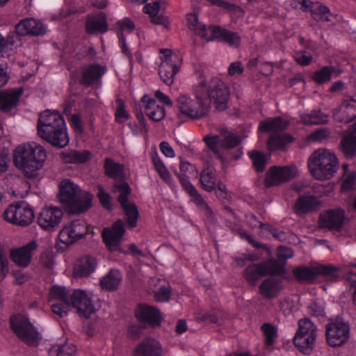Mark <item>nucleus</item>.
<instances>
[{
	"label": "nucleus",
	"instance_id": "56",
	"mask_svg": "<svg viewBox=\"0 0 356 356\" xmlns=\"http://www.w3.org/2000/svg\"><path fill=\"white\" fill-rule=\"evenodd\" d=\"M175 173L179 177V180L181 186L189 195H191L193 193H196L197 189L190 182L187 175H180V174L177 170H175Z\"/></svg>",
	"mask_w": 356,
	"mask_h": 356
},
{
	"label": "nucleus",
	"instance_id": "3",
	"mask_svg": "<svg viewBox=\"0 0 356 356\" xmlns=\"http://www.w3.org/2000/svg\"><path fill=\"white\" fill-rule=\"evenodd\" d=\"M204 86H193V92L195 99L188 95H180L176 99L179 118H187L191 120H198L204 118L209 113V102L205 99V93L202 89Z\"/></svg>",
	"mask_w": 356,
	"mask_h": 356
},
{
	"label": "nucleus",
	"instance_id": "13",
	"mask_svg": "<svg viewBox=\"0 0 356 356\" xmlns=\"http://www.w3.org/2000/svg\"><path fill=\"white\" fill-rule=\"evenodd\" d=\"M296 173L295 166H272L266 172L264 185L266 188L278 186L296 177Z\"/></svg>",
	"mask_w": 356,
	"mask_h": 356
},
{
	"label": "nucleus",
	"instance_id": "40",
	"mask_svg": "<svg viewBox=\"0 0 356 356\" xmlns=\"http://www.w3.org/2000/svg\"><path fill=\"white\" fill-rule=\"evenodd\" d=\"M289 123L281 118L277 117L273 119H268L261 121L259 124V129L264 131H278L287 128Z\"/></svg>",
	"mask_w": 356,
	"mask_h": 356
},
{
	"label": "nucleus",
	"instance_id": "27",
	"mask_svg": "<svg viewBox=\"0 0 356 356\" xmlns=\"http://www.w3.org/2000/svg\"><path fill=\"white\" fill-rule=\"evenodd\" d=\"M300 4L303 11H307L310 8L312 16L316 21H332L331 17L333 15L330 13V10L327 6L321 5L318 3H312L311 0H302Z\"/></svg>",
	"mask_w": 356,
	"mask_h": 356
},
{
	"label": "nucleus",
	"instance_id": "28",
	"mask_svg": "<svg viewBox=\"0 0 356 356\" xmlns=\"http://www.w3.org/2000/svg\"><path fill=\"white\" fill-rule=\"evenodd\" d=\"M282 287L280 280L269 277L265 279L259 285V290L260 294L265 298L273 299L277 296L278 292Z\"/></svg>",
	"mask_w": 356,
	"mask_h": 356
},
{
	"label": "nucleus",
	"instance_id": "20",
	"mask_svg": "<svg viewBox=\"0 0 356 356\" xmlns=\"http://www.w3.org/2000/svg\"><path fill=\"white\" fill-rule=\"evenodd\" d=\"M345 219L343 210L337 209L328 210L320 214L318 219L319 227L330 230L340 231Z\"/></svg>",
	"mask_w": 356,
	"mask_h": 356
},
{
	"label": "nucleus",
	"instance_id": "30",
	"mask_svg": "<svg viewBox=\"0 0 356 356\" xmlns=\"http://www.w3.org/2000/svg\"><path fill=\"white\" fill-rule=\"evenodd\" d=\"M160 6V2L155 1L153 3H147L143 7V12L150 15L152 23L162 25L168 29L169 26L168 18L162 14H159Z\"/></svg>",
	"mask_w": 356,
	"mask_h": 356
},
{
	"label": "nucleus",
	"instance_id": "8",
	"mask_svg": "<svg viewBox=\"0 0 356 356\" xmlns=\"http://www.w3.org/2000/svg\"><path fill=\"white\" fill-rule=\"evenodd\" d=\"M317 337V327L309 318L298 321V328L293 337L295 346L305 355H309Z\"/></svg>",
	"mask_w": 356,
	"mask_h": 356
},
{
	"label": "nucleus",
	"instance_id": "53",
	"mask_svg": "<svg viewBox=\"0 0 356 356\" xmlns=\"http://www.w3.org/2000/svg\"><path fill=\"white\" fill-rule=\"evenodd\" d=\"M211 28H220V26L211 25L209 27H207L204 24L200 25V27L195 33L207 40H212L215 38L218 39V36L214 34V32H213V29Z\"/></svg>",
	"mask_w": 356,
	"mask_h": 356
},
{
	"label": "nucleus",
	"instance_id": "32",
	"mask_svg": "<svg viewBox=\"0 0 356 356\" xmlns=\"http://www.w3.org/2000/svg\"><path fill=\"white\" fill-rule=\"evenodd\" d=\"M22 94V89L12 92H0V110L3 112H8L17 104L19 97Z\"/></svg>",
	"mask_w": 356,
	"mask_h": 356
},
{
	"label": "nucleus",
	"instance_id": "10",
	"mask_svg": "<svg viewBox=\"0 0 356 356\" xmlns=\"http://www.w3.org/2000/svg\"><path fill=\"white\" fill-rule=\"evenodd\" d=\"M35 215L33 209L25 202L10 205L3 212V218L13 225L26 227L32 223Z\"/></svg>",
	"mask_w": 356,
	"mask_h": 356
},
{
	"label": "nucleus",
	"instance_id": "18",
	"mask_svg": "<svg viewBox=\"0 0 356 356\" xmlns=\"http://www.w3.org/2000/svg\"><path fill=\"white\" fill-rule=\"evenodd\" d=\"M38 246L37 241L33 240L24 246L12 249L10 252V258L17 266L26 268L31 264L33 252Z\"/></svg>",
	"mask_w": 356,
	"mask_h": 356
},
{
	"label": "nucleus",
	"instance_id": "52",
	"mask_svg": "<svg viewBox=\"0 0 356 356\" xmlns=\"http://www.w3.org/2000/svg\"><path fill=\"white\" fill-rule=\"evenodd\" d=\"M97 196L99 198L101 204L104 207V209L107 210L112 209L111 195L107 192H106L103 187L100 185L97 186Z\"/></svg>",
	"mask_w": 356,
	"mask_h": 356
},
{
	"label": "nucleus",
	"instance_id": "25",
	"mask_svg": "<svg viewBox=\"0 0 356 356\" xmlns=\"http://www.w3.org/2000/svg\"><path fill=\"white\" fill-rule=\"evenodd\" d=\"M162 353L161 343L152 337H147L136 347L134 356H161Z\"/></svg>",
	"mask_w": 356,
	"mask_h": 356
},
{
	"label": "nucleus",
	"instance_id": "55",
	"mask_svg": "<svg viewBox=\"0 0 356 356\" xmlns=\"http://www.w3.org/2000/svg\"><path fill=\"white\" fill-rule=\"evenodd\" d=\"M356 182V172L353 171L343 175L341 188L343 191H350L353 188Z\"/></svg>",
	"mask_w": 356,
	"mask_h": 356
},
{
	"label": "nucleus",
	"instance_id": "36",
	"mask_svg": "<svg viewBox=\"0 0 356 356\" xmlns=\"http://www.w3.org/2000/svg\"><path fill=\"white\" fill-rule=\"evenodd\" d=\"M61 156L64 163L81 164L90 160L91 153L88 150L77 151L72 149L63 152Z\"/></svg>",
	"mask_w": 356,
	"mask_h": 356
},
{
	"label": "nucleus",
	"instance_id": "16",
	"mask_svg": "<svg viewBox=\"0 0 356 356\" xmlns=\"http://www.w3.org/2000/svg\"><path fill=\"white\" fill-rule=\"evenodd\" d=\"M88 232L86 222L83 220L72 221L67 226H65L59 232L58 237L60 241L65 245H70L82 238Z\"/></svg>",
	"mask_w": 356,
	"mask_h": 356
},
{
	"label": "nucleus",
	"instance_id": "63",
	"mask_svg": "<svg viewBox=\"0 0 356 356\" xmlns=\"http://www.w3.org/2000/svg\"><path fill=\"white\" fill-rule=\"evenodd\" d=\"M186 19L188 28L191 30H193L195 33L199 29L200 25H202L201 23L198 22L197 17L195 14H188Z\"/></svg>",
	"mask_w": 356,
	"mask_h": 356
},
{
	"label": "nucleus",
	"instance_id": "4",
	"mask_svg": "<svg viewBox=\"0 0 356 356\" xmlns=\"http://www.w3.org/2000/svg\"><path fill=\"white\" fill-rule=\"evenodd\" d=\"M46 159V152L42 147L32 142L19 146L14 153V163L22 170L27 177L31 178L42 167Z\"/></svg>",
	"mask_w": 356,
	"mask_h": 356
},
{
	"label": "nucleus",
	"instance_id": "7",
	"mask_svg": "<svg viewBox=\"0 0 356 356\" xmlns=\"http://www.w3.org/2000/svg\"><path fill=\"white\" fill-rule=\"evenodd\" d=\"M198 78L197 85L204 86L203 91L205 93V99L209 102V108L211 102L218 111H224L227 106V101L229 96V90L224 82L217 77L212 78L207 83L204 72L202 70L196 72Z\"/></svg>",
	"mask_w": 356,
	"mask_h": 356
},
{
	"label": "nucleus",
	"instance_id": "35",
	"mask_svg": "<svg viewBox=\"0 0 356 356\" xmlns=\"http://www.w3.org/2000/svg\"><path fill=\"white\" fill-rule=\"evenodd\" d=\"M122 274L119 270L111 269L99 281L102 289L107 291L116 290L122 281Z\"/></svg>",
	"mask_w": 356,
	"mask_h": 356
},
{
	"label": "nucleus",
	"instance_id": "11",
	"mask_svg": "<svg viewBox=\"0 0 356 356\" xmlns=\"http://www.w3.org/2000/svg\"><path fill=\"white\" fill-rule=\"evenodd\" d=\"M350 337V326L341 317L337 316L326 325V339L332 347L343 345Z\"/></svg>",
	"mask_w": 356,
	"mask_h": 356
},
{
	"label": "nucleus",
	"instance_id": "23",
	"mask_svg": "<svg viewBox=\"0 0 356 356\" xmlns=\"http://www.w3.org/2000/svg\"><path fill=\"white\" fill-rule=\"evenodd\" d=\"M333 118L342 123H349L356 119V102L351 97L343 100L339 108L333 111Z\"/></svg>",
	"mask_w": 356,
	"mask_h": 356
},
{
	"label": "nucleus",
	"instance_id": "64",
	"mask_svg": "<svg viewBox=\"0 0 356 356\" xmlns=\"http://www.w3.org/2000/svg\"><path fill=\"white\" fill-rule=\"evenodd\" d=\"M118 26L122 31L129 30L130 32L135 29L134 23L129 18H124L117 23Z\"/></svg>",
	"mask_w": 356,
	"mask_h": 356
},
{
	"label": "nucleus",
	"instance_id": "38",
	"mask_svg": "<svg viewBox=\"0 0 356 356\" xmlns=\"http://www.w3.org/2000/svg\"><path fill=\"white\" fill-rule=\"evenodd\" d=\"M293 140V138L286 134H272L268 138L267 146L270 151L283 150Z\"/></svg>",
	"mask_w": 356,
	"mask_h": 356
},
{
	"label": "nucleus",
	"instance_id": "6",
	"mask_svg": "<svg viewBox=\"0 0 356 356\" xmlns=\"http://www.w3.org/2000/svg\"><path fill=\"white\" fill-rule=\"evenodd\" d=\"M307 164L310 173L316 179L327 180L334 177L339 161L330 151L318 149L311 154Z\"/></svg>",
	"mask_w": 356,
	"mask_h": 356
},
{
	"label": "nucleus",
	"instance_id": "60",
	"mask_svg": "<svg viewBox=\"0 0 356 356\" xmlns=\"http://www.w3.org/2000/svg\"><path fill=\"white\" fill-rule=\"evenodd\" d=\"M294 255V252L291 248H286L280 246L278 248L277 257L278 259L286 263V260L290 258H292Z\"/></svg>",
	"mask_w": 356,
	"mask_h": 356
},
{
	"label": "nucleus",
	"instance_id": "17",
	"mask_svg": "<svg viewBox=\"0 0 356 356\" xmlns=\"http://www.w3.org/2000/svg\"><path fill=\"white\" fill-rule=\"evenodd\" d=\"M106 72V67L99 64H91L81 68L79 83L86 88L98 87L101 84V78Z\"/></svg>",
	"mask_w": 356,
	"mask_h": 356
},
{
	"label": "nucleus",
	"instance_id": "21",
	"mask_svg": "<svg viewBox=\"0 0 356 356\" xmlns=\"http://www.w3.org/2000/svg\"><path fill=\"white\" fill-rule=\"evenodd\" d=\"M76 308L77 312L85 317L90 316L95 312L94 305L92 303L90 297H89L85 291L77 289L74 290L70 296V306Z\"/></svg>",
	"mask_w": 356,
	"mask_h": 356
},
{
	"label": "nucleus",
	"instance_id": "39",
	"mask_svg": "<svg viewBox=\"0 0 356 356\" xmlns=\"http://www.w3.org/2000/svg\"><path fill=\"white\" fill-rule=\"evenodd\" d=\"M264 276H266V275L261 263L249 265L244 270L245 279L249 284L253 286Z\"/></svg>",
	"mask_w": 356,
	"mask_h": 356
},
{
	"label": "nucleus",
	"instance_id": "26",
	"mask_svg": "<svg viewBox=\"0 0 356 356\" xmlns=\"http://www.w3.org/2000/svg\"><path fill=\"white\" fill-rule=\"evenodd\" d=\"M321 202L319 199L312 195H300L297 199L293 209L298 216L318 210Z\"/></svg>",
	"mask_w": 356,
	"mask_h": 356
},
{
	"label": "nucleus",
	"instance_id": "2",
	"mask_svg": "<svg viewBox=\"0 0 356 356\" xmlns=\"http://www.w3.org/2000/svg\"><path fill=\"white\" fill-rule=\"evenodd\" d=\"M38 134L55 147L63 148L69 143L64 118L58 111L46 110L40 113Z\"/></svg>",
	"mask_w": 356,
	"mask_h": 356
},
{
	"label": "nucleus",
	"instance_id": "31",
	"mask_svg": "<svg viewBox=\"0 0 356 356\" xmlns=\"http://www.w3.org/2000/svg\"><path fill=\"white\" fill-rule=\"evenodd\" d=\"M143 102H146L145 106V112L148 118L155 122H159L163 120L165 115V112L163 106L156 104L154 99H150L144 96Z\"/></svg>",
	"mask_w": 356,
	"mask_h": 356
},
{
	"label": "nucleus",
	"instance_id": "29",
	"mask_svg": "<svg viewBox=\"0 0 356 356\" xmlns=\"http://www.w3.org/2000/svg\"><path fill=\"white\" fill-rule=\"evenodd\" d=\"M86 32L89 34L105 33L108 30L106 15L100 13L94 17H88L86 22Z\"/></svg>",
	"mask_w": 356,
	"mask_h": 356
},
{
	"label": "nucleus",
	"instance_id": "44",
	"mask_svg": "<svg viewBox=\"0 0 356 356\" xmlns=\"http://www.w3.org/2000/svg\"><path fill=\"white\" fill-rule=\"evenodd\" d=\"M293 274L296 279L300 282H312L316 276V266L314 267H299L293 270Z\"/></svg>",
	"mask_w": 356,
	"mask_h": 356
},
{
	"label": "nucleus",
	"instance_id": "43",
	"mask_svg": "<svg viewBox=\"0 0 356 356\" xmlns=\"http://www.w3.org/2000/svg\"><path fill=\"white\" fill-rule=\"evenodd\" d=\"M264 266L265 275H281L284 273V262L279 259H270L261 263Z\"/></svg>",
	"mask_w": 356,
	"mask_h": 356
},
{
	"label": "nucleus",
	"instance_id": "19",
	"mask_svg": "<svg viewBox=\"0 0 356 356\" xmlns=\"http://www.w3.org/2000/svg\"><path fill=\"white\" fill-rule=\"evenodd\" d=\"M160 53L164 54V58L159 66V74L166 85L170 86L174 82V76L178 72L179 67L172 58V51L168 49H161Z\"/></svg>",
	"mask_w": 356,
	"mask_h": 356
},
{
	"label": "nucleus",
	"instance_id": "14",
	"mask_svg": "<svg viewBox=\"0 0 356 356\" xmlns=\"http://www.w3.org/2000/svg\"><path fill=\"white\" fill-rule=\"evenodd\" d=\"M49 301L54 314L62 318L70 308V297L65 287L53 286L49 293Z\"/></svg>",
	"mask_w": 356,
	"mask_h": 356
},
{
	"label": "nucleus",
	"instance_id": "45",
	"mask_svg": "<svg viewBox=\"0 0 356 356\" xmlns=\"http://www.w3.org/2000/svg\"><path fill=\"white\" fill-rule=\"evenodd\" d=\"M207 147L209 152L215 155L222 162H223V157L220 152L221 139L218 136H206L204 138Z\"/></svg>",
	"mask_w": 356,
	"mask_h": 356
},
{
	"label": "nucleus",
	"instance_id": "47",
	"mask_svg": "<svg viewBox=\"0 0 356 356\" xmlns=\"http://www.w3.org/2000/svg\"><path fill=\"white\" fill-rule=\"evenodd\" d=\"M152 160L154 165L155 170L159 175L160 177L167 184H170L172 181V176L169 172L164 163L159 158L156 152L152 155Z\"/></svg>",
	"mask_w": 356,
	"mask_h": 356
},
{
	"label": "nucleus",
	"instance_id": "9",
	"mask_svg": "<svg viewBox=\"0 0 356 356\" xmlns=\"http://www.w3.org/2000/svg\"><path fill=\"white\" fill-rule=\"evenodd\" d=\"M10 326L17 337L27 345L35 346L39 343L40 334L27 317L21 314L11 316Z\"/></svg>",
	"mask_w": 356,
	"mask_h": 356
},
{
	"label": "nucleus",
	"instance_id": "12",
	"mask_svg": "<svg viewBox=\"0 0 356 356\" xmlns=\"http://www.w3.org/2000/svg\"><path fill=\"white\" fill-rule=\"evenodd\" d=\"M124 232V223L122 220L115 221L111 227L103 229L102 232V239L110 252L126 253L121 248Z\"/></svg>",
	"mask_w": 356,
	"mask_h": 356
},
{
	"label": "nucleus",
	"instance_id": "24",
	"mask_svg": "<svg viewBox=\"0 0 356 356\" xmlns=\"http://www.w3.org/2000/svg\"><path fill=\"white\" fill-rule=\"evenodd\" d=\"M136 316L141 323L152 327L159 326L162 321L160 312L156 308L146 305L138 307Z\"/></svg>",
	"mask_w": 356,
	"mask_h": 356
},
{
	"label": "nucleus",
	"instance_id": "41",
	"mask_svg": "<svg viewBox=\"0 0 356 356\" xmlns=\"http://www.w3.org/2000/svg\"><path fill=\"white\" fill-rule=\"evenodd\" d=\"M212 29L214 34L218 36V39H221L230 46L236 47L240 45L241 38L236 33L221 29L220 27Z\"/></svg>",
	"mask_w": 356,
	"mask_h": 356
},
{
	"label": "nucleus",
	"instance_id": "48",
	"mask_svg": "<svg viewBox=\"0 0 356 356\" xmlns=\"http://www.w3.org/2000/svg\"><path fill=\"white\" fill-rule=\"evenodd\" d=\"M334 72V67L325 66L321 70L316 71L313 74L312 79L317 83L323 84L330 81Z\"/></svg>",
	"mask_w": 356,
	"mask_h": 356
},
{
	"label": "nucleus",
	"instance_id": "49",
	"mask_svg": "<svg viewBox=\"0 0 356 356\" xmlns=\"http://www.w3.org/2000/svg\"><path fill=\"white\" fill-rule=\"evenodd\" d=\"M221 134L223 139H221V146L227 149H231L235 147L240 143L239 138L227 130L222 129Z\"/></svg>",
	"mask_w": 356,
	"mask_h": 356
},
{
	"label": "nucleus",
	"instance_id": "37",
	"mask_svg": "<svg viewBox=\"0 0 356 356\" xmlns=\"http://www.w3.org/2000/svg\"><path fill=\"white\" fill-rule=\"evenodd\" d=\"M316 272L318 275H321L328 282H337L341 277V269L332 265L318 264L316 266Z\"/></svg>",
	"mask_w": 356,
	"mask_h": 356
},
{
	"label": "nucleus",
	"instance_id": "59",
	"mask_svg": "<svg viewBox=\"0 0 356 356\" xmlns=\"http://www.w3.org/2000/svg\"><path fill=\"white\" fill-rule=\"evenodd\" d=\"M294 58L298 64L302 66L309 65L312 60V56L306 51L296 53Z\"/></svg>",
	"mask_w": 356,
	"mask_h": 356
},
{
	"label": "nucleus",
	"instance_id": "33",
	"mask_svg": "<svg viewBox=\"0 0 356 356\" xmlns=\"http://www.w3.org/2000/svg\"><path fill=\"white\" fill-rule=\"evenodd\" d=\"M200 181L204 191L207 192L214 191L218 183L216 170L211 166L203 169L200 175Z\"/></svg>",
	"mask_w": 356,
	"mask_h": 356
},
{
	"label": "nucleus",
	"instance_id": "57",
	"mask_svg": "<svg viewBox=\"0 0 356 356\" xmlns=\"http://www.w3.org/2000/svg\"><path fill=\"white\" fill-rule=\"evenodd\" d=\"M76 346L72 343H65L57 349V356H75Z\"/></svg>",
	"mask_w": 356,
	"mask_h": 356
},
{
	"label": "nucleus",
	"instance_id": "50",
	"mask_svg": "<svg viewBox=\"0 0 356 356\" xmlns=\"http://www.w3.org/2000/svg\"><path fill=\"white\" fill-rule=\"evenodd\" d=\"M248 154L253 161V164L257 172H263L266 165L265 155L256 150L249 152Z\"/></svg>",
	"mask_w": 356,
	"mask_h": 356
},
{
	"label": "nucleus",
	"instance_id": "61",
	"mask_svg": "<svg viewBox=\"0 0 356 356\" xmlns=\"http://www.w3.org/2000/svg\"><path fill=\"white\" fill-rule=\"evenodd\" d=\"M143 327L139 325H131L129 327L127 335L132 340L138 339L141 334Z\"/></svg>",
	"mask_w": 356,
	"mask_h": 356
},
{
	"label": "nucleus",
	"instance_id": "42",
	"mask_svg": "<svg viewBox=\"0 0 356 356\" xmlns=\"http://www.w3.org/2000/svg\"><path fill=\"white\" fill-rule=\"evenodd\" d=\"M339 150L346 159H353L356 155V140L345 134L341 139Z\"/></svg>",
	"mask_w": 356,
	"mask_h": 356
},
{
	"label": "nucleus",
	"instance_id": "22",
	"mask_svg": "<svg viewBox=\"0 0 356 356\" xmlns=\"http://www.w3.org/2000/svg\"><path fill=\"white\" fill-rule=\"evenodd\" d=\"M46 32V29L42 22L33 18H26L19 21L15 26V33L19 36L42 35Z\"/></svg>",
	"mask_w": 356,
	"mask_h": 356
},
{
	"label": "nucleus",
	"instance_id": "51",
	"mask_svg": "<svg viewBox=\"0 0 356 356\" xmlns=\"http://www.w3.org/2000/svg\"><path fill=\"white\" fill-rule=\"evenodd\" d=\"M261 330L265 335V343L267 346L273 344L275 339L277 336V329L270 323H264L261 326Z\"/></svg>",
	"mask_w": 356,
	"mask_h": 356
},
{
	"label": "nucleus",
	"instance_id": "54",
	"mask_svg": "<svg viewBox=\"0 0 356 356\" xmlns=\"http://www.w3.org/2000/svg\"><path fill=\"white\" fill-rule=\"evenodd\" d=\"M129 117V115L125 110L124 101L121 99H118L116 100V121L121 122L128 120Z\"/></svg>",
	"mask_w": 356,
	"mask_h": 356
},
{
	"label": "nucleus",
	"instance_id": "58",
	"mask_svg": "<svg viewBox=\"0 0 356 356\" xmlns=\"http://www.w3.org/2000/svg\"><path fill=\"white\" fill-rule=\"evenodd\" d=\"M154 296L159 302H167L170 297V290L168 286H162L155 293Z\"/></svg>",
	"mask_w": 356,
	"mask_h": 356
},
{
	"label": "nucleus",
	"instance_id": "46",
	"mask_svg": "<svg viewBox=\"0 0 356 356\" xmlns=\"http://www.w3.org/2000/svg\"><path fill=\"white\" fill-rule=\"evenodd\" d=\"M305 124L318 125L327 124L329 121L328 116L321 109L313 110L310 113L305 115L303 118Z\"/></svg>",
	"mask_w": 356,
	"mask_h": 356
},
{
	"label": "nucleus",
	"instance_id": "1",
	"mask_svg": "<svg viewBox=\"0 0 356 356\" xmlns=\"http://www.w3.org/2000/svg\"><path fill=\"white\" fill-rule=\"evenodd\" d=\"M105 174L110 178L120 181L114 184L113 192L118 193V200L126 216V220L131 228L136 227L139 217L137 207L134 202H129L128 195L131 193V189L128 183L122 181L124 177V166L122 164L114 162L110 158L104 161Z\"/></svg>",
	"mask_w": 356,
	"mask_h": 356
},
{
	"label": "nucleus",
	"instance_id": "5",
	"mask_svg": "<svg viewBox=\"0 0 356 356\" xmlns=\"http://www.w3.org/2000/svg\"><path fill=\"white\" fill-rule=\"evenodd\" d=\"M58 198L71 213H84L92 206V195L89 193L82 195L79 186L69 179L61 181Z\"/></svg>",
	"mask_w": 356,
	"mask_h": 356
},
{
	"label": "nucleus",
	"instance_id": "34",
	"mask_svg": "<svg viewBox=\"0 0 356 356\" xmlns=\"http://www.w3.org/2000/svg\"><path fill=\"white\" fill-rule=\"evenodd\" d=\"M97 264L95 258L90 256L83 257L76 262L74 273L78 277L88 276L95 270Z\"/></svg>",
	"mask_w": 356,
	"mask_h": 356
},
{
	"label": "nucleus",
	"instance_id": "62",
	"mask_svg": "<svg viewBox=\"0 0 356 356\" xmlns=\"http://www.w3.org/2000/svg\"><path fill=\"white\" fill-rule=\"evenodd\" d=\"M329 135L330 131L327 129H319L312 133L309 138L314 141H319L327 138Z\"/></svg>",
	"mask_w": 356,
	"mask_h": 356
},
{
	"label": "nucleus",
	"instance_id": "15",
	"mask_svg": "<svg viewBox=\"0 0 356 356\" xmlns=\"http://www.w3.org/2000/svg\"><path fill=\"white\" fill-rule=\"evenodd\" d=\"M63 216V211L57 207L43 208L38 216V225L45 231H54L60 223Z\"/></svg>",
	"mask_w": 356,
	"mask_h": 356
}]
</instances>
